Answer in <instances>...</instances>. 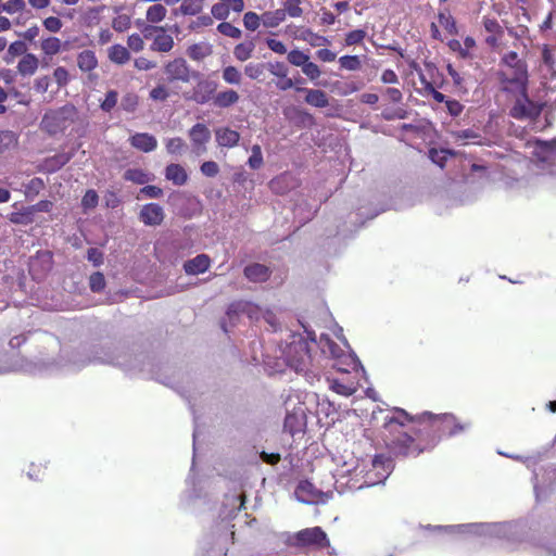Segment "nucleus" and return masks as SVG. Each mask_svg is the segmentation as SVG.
<instances>
[{"instance_id":"24","label":"nucleus","mask_w":556,"mask_h":556,"mask_svg":"<svg viewBox=\"0 0 556 556\" xmlns=\"http://www.w3.org/2000/svg\"><path fill=\"white\" fill-rule=\"evenodd\" d=\"M211 258L207 254H199L195 257L185 262L184 270L187 275H199L208 270Z\"/></svg>"},{"instance_id":"45","label":"nucleus","mask_w":556,"mask_h":556,"mask_svg":"<svg viewBox=\"0 0 556 556\" xmlns=\"http://www.w3.org/2000/svg\"><path fill=\"white\" fill-rule=\"evenodd\" d=\"M419 78H420V83L424 87L425 92L431 94L434 101L440 102V103H442V102L445 103L447 101L446 97L442 92L435 90L433 84L431 81L427 80L422 74L419 75Z\"/></svg>"},{"instance_id":"28","label":"nucleus","mask_w":556,"mask_h":556,"mask_svg":"<svg viewBox=\"0 0 556 556\" xmlns=\"http://www.w3.org/2000/svg\"><path fill=\"white\" fill-rule=\"evenodd\" d=\"M64 43L54 36H48L41 39L40 50L45 56L52 58L63 51Z\"/></svg>"},{"instance_id":"7","label":"nucleus","mask_w":556,"mask_h":556,"mask_svg":"<svg viewBox=\"0 0 556 556\" xmlns=\"http://www.w3.org/2000/svg\"><path fill=\"white\" fill-rule=\"evenodd\" d=\"M425 413L430 420V425L425 429L433 430L440 439L456 435L465 430V426L452 414L433 415L429 412Z\"/></svg>"},{"instance_id":"40","label":"nucleus","mask_w":556,"mask_h":556,"mask_svg":"<svg viewBox=\"0 0 556 556\" xmlns=\"http://www.w3.org/2000/svg\"><path fill=\"white\" fill-rule=\"evenodd\" d=\"M438 20L448 35L456 36L458 34L456 21L448 11L439 12Z\"/></svg>"},{"instance_id":"11","label":"nucleus","mask_w":556,"mask_h":556,"mask_svg":"<svg viewBox=\"0 0 556 556\" xmlns=\"http://www.w3.org/2000/svg\"><path fill=\"white\" fill-rule=\"evenodd\" d=\"M189 139L191 141L193 152L197 155H201L206 152V144L211 140V131L208 127L203 123L194 124L188 131Z\"/></svg>"},{"instance_id":"1","label":"nucleus","mask_w":556,"mask_h":556,"mask_svg":"<svg viewBox=\"0 0 556 556\" xmlns=\"http://www.w3.org/2000/svg\"><path fill=\"white\" fill-rule=\"evenodd\" d=\"M381 426L378 428V438L384 446L394 456L407 457V453H414L416 450H407L412 435L404 431L408 422H414L415 417L400 407H393L389 410L379 408Z\"/></svg>"},{"instance_id":"17","label":"nucleus","mask_w":556,"mask_h":556,"mask_svg":"<svg viewBox=\"0 0 556 556\" xmlns=\"http://www.w3.org/2000/svg\"><path fill=\"white\" fill-rule=\"evenodd\" d=\"M295 90L298 92H304L305 98L304 101L306 104L317 108L324 109L329 105V98L327 93L321 89H309L304 87H296Z\"/></svg>"},{"instance_id":"13","label":"nucleus","mask_w":556,"mask_h":556,"mask_svg":"<svg viewBox=\"0 0 556 556\" xmlns=\"http://www.w3.org/2000/svg\"><path fill=\"white\" fill-rule=\"evenodd\" d=\"M216 89L217 85L215 81L208 79L200 80L192 89L191 99L198 104H205L212 99L214 100Z\"/></svg>"},{"instance_id":"42","label":"nucleus","mask_w":556,"mask_h":556,"mask_svg":"<svg viewBox=\"0 0 556 556\" xmlns=\"http://www.w3.org/2000/svg\"><path fill=\"white\" fill-rule=\"evenodd\" d=\"M217 31L223 36L229 37L231 39H240L242 37V30L239 27L226 21L220 22L217 25Z\"/></svg>"},{"instance_id":"47","label":"nucleus","mask_w":556,"mask_h":556,"mask_svg":"<svg viewBox=\"0 0 556 556\" xmlns=\"http://www.w3.org/2000/svg\"><path fill=\"white\" fill-rule=\"evenodd\" d=\"M223 79L227 83V84H230V85H239L242 80V74L241 72L232 66V65H229V66H226L224 70H223Z\"/></svg>"},{"instance_id":"21","label":"nucleus","mask_w":556,"mask_h":556,"mask_svg":"<svg viewBox=\"0 0 556 556\" xmlns=\"http://www.w3.org/2000/svg\"><path fill=\"white\" fill-rule=\"evenodd\" d=\"M306 426L305 416L302 412H291L286 415L283 421V430L294 437L296 433L303 432Z\"/></svg>"},{"instance_id":"34","label":"nucleus","mask_w":556,"mask_h":556,"mask_svg":"<svg viewBox=\"0 0 556 556\" xmlns=\"http://www.w3.org/2000/svg\"><path fill=\"white\" fill-rule=\"evenodd\" d=\"M285 21V13L281 9L263 13V26L266 28H276Z\"/></svg>"},{"instance_id":"29","label":"nucleus","mask_w":556,"mask_h":556,"mask_svg":"<svg viewBox=\"0 0 556 556\" xmlns=\"http://www.w3.org/2000/svg\"><path fill=\"white\" fill-rule=\"evenodd\" d=\"M108 58L114 64L124 65L131 56L127 47L116 43L109 48Z\"/></svg>"},{"instance_id":"15","label":"nucleus","mask_w":556,"mask_h":556,"mask_svg":"<svg viewBox=\"0 0 556 556\" xmlns=\"http://www.w3.org/2000/svg\"><path fill=\"white\" fill-rule=\"evenodd\" d=\"M295 495L302 503L314 504L323 498L324 493L308 480H302L295 489Z\"/></svg>"},{"instance_id":"32","label":"nucleus","mask_w":556,"mask_h":556,"mask_svg":"<svg viewBox=\"0 0 556 556\" xmlns=\"http://www.w3.org/2000/svg\"><path fill=\"white\" fill-rule=\"evenodd\" d=\"M255 42L254 39L244 40L239 42L233 48V56L236 60L240 62H244L253 56L255 51Z\"/></svg>"},{"instance_id":"54","label":"nucleus","mask_w":556,"mask_h":556,"mask_svg":"<svg viewBox=\"0 0 556 556\" xmlns=\"http://www.w3.org/2000/svg\"><path fill=\"white\" fill-rule=\"evenodd\" d=\"M89 287L92 292L99 293L105 288V278L101 271H96L89 277Z\"/></svg>"},{"instance_id":"62","label":"nucleus","mask_w":556,"mask_h":556,"mask_svg":"<svg viewBox=\"0 0 556 556\" xmlns=\"http://www.w3.org/2000/svg\"><path fill=\"white\" fill-rule=\"evenodd\" d=\"M265 65L262 63H249L244 67V74L251 79L260 78L264 73Z\"/></svg>"},{"instance_id":"25","label":"nucleus","mask_w":556,"mask_h":556,"mask_svg":"<svg viewBox=\"0 0 556 556\" xmlns=\"http://www.w3.org/2000/svg\"><path fill=\"white\" fill-rule=\"evenodd\" d=\"M482 23H483L484 29L490 34V36L486 37L485 42L490 47H496L498 45L500 38L504 34L503 27L500 25L497 20L490 18L486 16L483 17Z\"/></svg>"},{"instance_id":"49","label":"nucleus","mask_w":556,"mask_h":556,"mask_svg":"<svg viewBox=\"0 0 556 556\" xmlns=\"http://www.w3.org/2000/svg\"><path fill=\"white\" fill-rule=\"evenodd\" d=\"M252 311V304L245 301H236L229 304L227 308V315L231 318L233 315L241 313L250 314Z\"/></svg>"},{"instance_id":"26","label":"nucleus","mask_w":556,"mask_h":556,"mask_svg":"<svg viewBox=\"0 0 556 556\" xmlns=\"http://www.w3.org/2000/svg\"><path fill=\"white\" fill-rule=\"evenodd\" d=\"M76 62L78 68L84 73H91L99 65L96 52L89 49L80 51L77 54Z\"/></svg>"},{"instance_id":"52","label":"nucleus","mask_w":556,"mask_h":556,"mask_svg":"<svg viewBox=\"0 0 556 556\" xmlns=\"http://www.w3.org/2000/svg\"><path fill=\"white\" fill-rule=\"evenodd\" d=\"M46 468L47 467L42 462H33L28 466L26 475L30 480L39 481L43 478Z\"/></svg>"},{"instance_id":"35","label":"nucleus","mask_w":556,"mask_h":556,"mask_svg":"<svg viewBox=\"0 0 556 556\" xmlns=\"http://www.w3.org/2000/svg\"><path fill=\"white\" fill-rule=\"evenodd\" d=\"M291 178H292L291 175L288 173H285L282 175H279L277 177L273 178L269 181L270 190L277 194L286 193L288 191V189L290 188Z\"/></svg>"},{"instance_id":"9","label":"nucleus","mask_w":556,"mask_h":556,"mask_svg":"<svg viewBox=\"0 0 556 556\" xmlns=\"http://www.w3.org/2000/svg\"><path fill=\"white\" fill-rule=\"evenodd\" d=\"M142 34L144 38H149L152 34H155L150 46V49L154 52L167 53L172 51L175 46L174 38L166 34L164 27L146 25L142 28Z\"/></svg>"},{"instance_id":"23","label":"nucleus","mask_w":556,"mask_h":556,"mask_svg":"<svg viewBox=\"0 0 556 556\" xmlns=\"http://www.w3.org/2000/svg\"><path fill=\"white\" fill-rule=\"evenodd\" d=\"M164 176L168 181L177 187L186 185L189 178L186 168L178 163L168 164L165 167Z\"/></svg>"},{"instance_id":"12","label":"nucleus","mask_w":556,"mask_h":556,"mask_svg":"<svg viewBox=\"0 0 556 556\" xmlns=\"http://www.w3.org/2000/svg\"><path fill=\"white\" fill-rule=\"evenodd\" d=\"M164 72L169 83H188L190 80V67L184 58H176L167 62Z\"/></svg>"},{"instance_id":"22","label":"nucleus","mask_w":556,"mask_h":556,"mask_svg":"<svg viewBox=\"0 0 556 556\" xmlns=\"http://www.w3.org/2000/svg\"><path fill=\"white\" fill-rule=\"evenodd\" d=\"M243 274L252 282H265L270 278L271 270L266 265L252 263L244 267Z\"/></svg>"},{"instance_id":"57","label":"nucleus","mask_w":556,"mask_h":556,"mask_svg":"<svg viewBox=\"0 0 556 556\" xmlns=\"http://www.w3.org/2000/svg\"><path fill=\"white\" fill-rule=\"evenodd\" d=\"M520 64H527L526 61L519 59L518 53L509 51L501 59V67H513Z\"/></svg>"},{"instance_id":"37","label":"nucleus","mask_w":556,"mask_h":556,"mask_svg":"<svg viewBox=\"0 0 556 556\" xmlns=\"http://www.w3.org/2000/svg\"><path fill=\"white\" fill-rule=\"evenodd\" d=\"M205 0H182L178 11L182 15H197L199 14L204 5Z\"/></svg>"},{"instance_id":"53","label":"nucleus","mask_w":556,"mask_h":556,"mask_svg":"<svg viewBox=\"0 0 556 556\" xmlns=\"http://www.w3.org/2000/svg\"><path fill=\"white\" fill-rule=\"evenodd\" d=\"M166 151L168 154L175 155V154H181V152L186 148V143L180 137H174L166 141L165 143Z\"/></svg>"},{"instance_id":"55","label":"nucleus","mask_w":556,"mask_h":556,"mask_svg":"<svg viewBox=\"0 0 556 556\" xmlns=\"http://www.w3.org/2000/svg\"><path fill=\"white\" fill-rule=\"evenodd\" d=\"M118 93L116 90H109L104 100L100 103L102 111L110 113L117 104Z\"/></svg>"},{"instance_id":"27","label":"nucleus","mask_w":556,"mask_h":556,"mask_svg":"<svg viewBox=\"0 0 556 556\" xmlns=\"http://www.w3.org/2000/svg\"><path fill=\"white\" fill-rule=\"evenodd\" d=\"M39 66L38 58L33 53H26L17 63V73L24 77L31 76L36 73Z\"/></svg>"},{"instance_id":"10","label":"nucleus","mask_w":556,"mask_h":556,"mask_svg":"<svg viewBox=\"0 0 556 556\" xmlns=\"http://www.w3.org/2000/svg\"><path fill=\"white\" fill-rule=\"evenodd\" d=\"M53 263V253L51 251H37L36 254L29 258V274L35 280H41L51 271Z\"/></svg>"},{"instance_id":"33","label":"nucleus","mask_w":556,"mask_h":556,"mask_svg":"<svg viewBox=\"0 0 556 556\" xmlns=\"http://www.w3.org/2000/svg\"><path fill=\"white\" fill-rule=\"evenodd\" d=\"M299 38L303 41H306L312 47L330 45V40L327 37L314 33L311 28L303 29Z\"/></svg>"},{"instance_id":"64","label":"nucleus","mask_w":556,"mask_h":556,"mask_svg":"<svg viewBox=\"0 0 556 556\" xmlns=\"http://www.w3.org/2000/svg\"><path fill=\"white\" fill-rule=\"evenodd\" d=\"M42 25L50 33H59L63 27V22L56 16H48L42 21Z\"/></svg>"},{"instance_id":"5","label":"nucleus","mask_w":556,"mask_h":556,"mask_svg":"<svg viewBox=\"0 0 556 556\" xmlns=\"http://www.w3.org/2000/svg\"><path fill=\"white\" fill-rule=\"evenodd\" d=\"M287 366L298 374L306 375L312 363L308 343L303 340H294L289 343L283 352Z\"/></svg>"},{"instance_id":"63","label":"nucleus","mask_w":556,"mask_h":556,"mask_svg":"<svg viewBox=\"0 0 556 556\" xmlns=\"http://www.w3.org/2000/svg\"><path fill=\"white\" fill-rule=\"evenodd\" d=\"M211 13L213 17H215L218 21L225 22L230 12L227 10L226 5L223 3V1L219 0V2L212 5Z\"/></svg>"},{"instance_id":"59","label":"nucleus","mask_w":556,"mask_h":556,"mask_svg":"<svg viewBox=\"0 0 556 556\" xmlns=\"http://www.w3.org/2000/svg\"><path fill=\"white\" fill-rule=\"evenodd\" d=\"M26 3L24 0H8L2 3V11L9 14H15L25 10Z\"/></svg>"},{"instance_id":"50","label":"nucleus","mask_w":556,"mask_h":556,"mask_svg":"<svg viewBox=\"0 0 556 556\" xmlns=\"http://www.w3.org/2000/svg\"><path fill=\"white\" fill-rule=\"evenodd\" d=\"M287 60L291 65L302 68L306 61L309 60V56L299 49H293L288 52Z\"/></svg>"},{"instance_id":"6","label":"nucleus","mask_w":556,"mask_h":556,"mask_svg":"<svg viewBox=\"0 0 556 556\" xmlns=\"http://www.w3.org/2000/svg\"><path fill=\"white\" fill-rule=\"evenodd\" d=\"M516 100L509 109V116L518 121H536L544 108L543 103L532 101L529 98L528 90L523 92L513 93Z\"/></svg>"},{"instance_id":"2","label":"nucleus","mask_w":556,"mask_h":556,"mask_svg":"<svg viewBox=\"0 0 556 556\" xmlns=\"http://www.w3.org/2000/svg\"><path fill=\"white\" fill-rule=\"evenodd\" d=\"M78 122H80L79 111L74 104L66 103L48 110L41 118L40 128L49 136H56L65 134L68 129L73 131Z\"/></svg>"},{"instance_id":"43","label":"nucleus","mask_w":556,"mask_h":556,"mask_svg":"<svg viewBox=\"0 0 556 556\" xmlns=\"http://www.w3.org/2000/svg\"><path fill=\"white\" fill-rule=\"evenodd\" d=\"M301 2L302 0H286L281 9L285 13V17H287V15L290 17H300L303 14Z\"/></svg>"},{"instance_id":"46","label":"nucleus","mask_w":556,"mask_h":556,"mask_svg":"<svg viewBox=\"0 0 556 556\" xmlns=\"http://www.w3.org/2000/svg\"><path fill=\"white\" fill-rule=\"evenodd\" d=\"M139 104V97L135 92H127L123 96L121 108L127 113H134Z\"/></svg>"},{"instance_id":"18","label":"nucleus","mask_w":556,"mask_h":556,"mask_svg":"<svg viewBox=\"0 0 556 556\" xmlns=\"http://www.w3.org/2000/svg\"><path fill=\"white\" fill-rule=\"evenodd\" d=\"M73 157L72 153L61 152L52 156L46 157L39 165L41 172L52 174L61 169Z\"/></svg>"},{"instance_id":"30","label":"nucleus","mask_w":556,"mask_h":556,"mask_svg":"<svg viewBox=\"0 0 556 556\" xmlns=\"http://www.w3.org/2000/svg\"><path fill=\"white\" fill-rule=\"evenodd\" d=\"M240 99L239 93L233 89H227L218 92L214 97V104L220 109H227L236 104Z\"/></svg>"},{"instance_id":"19","label":"nucleus","mask_w":556,"mask_h":556,"mask_svg":"<svg viewBox=\"0 0 556 556\" xmlns=\"http://www.w3.org/2000/svg\"><path fill=\"white\" fill-rule=\"evenodd\" d=\"M214 134L217 146L222 148H235L240 141V134L226 126L216 128Z\"/></svg>"},{"instance_id":"56","label":"nucleus","mask_w":556,"mask_h":556,"mask_svg":"<svg viewBox=\"0 0 556 556\" xmlns=\"http://www.w3.org/2000/svg\"><path fill=\"white\" fill-rule=\"evenodd\" d=\"M248 164L252 169H258L263 165L262 149L258 144L252 147Z\"/></svg>"},{"instance_id":"44","label":"nucleus","mask_w":556,"mask_h":556,"mask_svg":"<svg viewBox=\"0 0 556 556\" xmlns=\"http://www.w3.org/2000/svg\"><path fill=\"white\" fill-rule=\"evenodd\" d=\"M17 144V135L12 130H0V153Z\"/></svg>"},{"instance_id":"39","label":"nucleus","mask_w":556,"mask_h":556,"mask_svg":"<svg viewBox=\"0 0 556 556\" xmlns=\"http://www.w3.org/2000/svg\"><path fill=\"white\" fill-rule=\"evenodd\" d=\"M242 23L248 31H255L263 25V14H257L253 11H248L243 14Z\"/></svg>"},{"instance_id":"36","label":"nucleus","mask_w":556,"mask_h":556,"mask_svg":"<svg viewBox=\"0 0 556 556\" xmlns=\"http://www.w3.org/2000/svg\"><path fill=\"white\" fill-rule=\"evenodd\" d=\"M456 153L453 150L448 149H435L431 148L429 150V159L441 168H444L445 163L450 156H455Z\"/></svg>"},{"instance_id":"60","label":"nucleus","mask_w":556,"mask_h":556,"mask_svg":"<svg viewBox=\"0 0 556 556\" xmlns=\"http://www.w3.org/2000/svg\"><path fill=\"white\" fill-rule=\"evenodd\" d=\"M127 48L134 52H140L144 49L143 37L137 33L131 34L127 38Z\"/></svg>"},{"instance_id":"14","label":"nucleus","mask_w":556,"mask_h":556,"mask_svg":"<svg viewBox=\"0 0 556 556\" xmlns=\"http://www.w3.org/2000/svg\"><path fill=\"white\" fill-rule=\"evenodd\" d=\"M164 217V210L157 203L144 204L139 213V219L146 226H160L163 223Z\"/></svg>"},{"instance_id":"8","label":"nucleus","mask_w":556,"mask_h":556,"mask_svg":"<svg viewBox=\"0 0 556 556\" xmlns=\"http://www.w3.org/2000/svg\"><path fill=\"white\" fill-rule=\"evenodd\" d=\"M295 547H316L319 549L327 548L330 545L326 532L320 527H313L300 530L293 536Z\"/></svg>"},{"instance_id":"41","label":"nucleus","mask_w":556,"mask_h":556,"mask_svg":"<svg viewBox=\"0 0 556 556\" xmlns=\"http://www.w3.org/2000/svg\"><path fill=\"white\" fill-rule=\"evenodd\" d=\"M124 179L137 185H144L150 181L149 175L140 168H129L124 173Z\"/></svg>"},{"instance_id":"58","label":"nucleus","mask_w":556,"mask_h":556,"mask_svg":"<svg viewBox=\"0 0 556 556\" xmlns=\"http://www.w3.org/2000/svg\"><path fill=\"white\" fill-rule=\"evenodd\" d=\"M99 197L93 189H89L85 192L81 199V206L84 210H91L98 205Z\"/></svg>"},{"instance_id":"38","label":"nucleus","mask_w":556,"mask_h":556,"mask_svg":"<svg viewBox=\"0 0 556 556\" xmlns=\"http://www.w3.org/2000/svg\"><path fill=\"white\" fill-rule=\"evenodd\" d=\"M35 206H29L10 215V222L17 225H27L34 222Z\"/></svg>"},{"instance_id":"3","label":"nucleus","mask_w":556,"mask_h":556,"mask_svg":"<svg viewBox=\"0 0 556 556\" xmlns=\"http://www.w3.org/2000/svg\"><path fill=\"white\" fill-rule=\"evenodd\" d=\"M416 426L413 428L415 437H412V442L408 444L407 450H416L414 453H407V457H417L424 452L431 451L441 441L439 434L433 430H426L430 425V420L426 413L414 416Z\"/></svg>"},{"instance_id":"31","label":"nucleus","mask_w":556,"mask_h":556,"mask_svg":"<svg viewBox=\"0 0 556 556\" xmlns=\"http://www.w3.org/2000/svg\"><path fill=\"white\" fill-rule=\"evenodd\" d=\"M167 15V9L164 4L160 2H154L147 9L146 20L149 23L148 25L159 24L165 20Z\"/></svg>"},{"instance_id":"51","label":"nucleus","mask_w":556,"mask_h":556,"mask_svg":"<svg viewBox=\"0 0 556 556\" xmlns=\"http://www.w3.org/2000/svg\"><path fill=\"white\" fill-rule=\"evenodd\" d=\"M367 36L366 30L364 29H354L345 34L344 45L346 47L361 45L365 37Z\"/></svg>"},{"instance_id":"61","label":"nucleus","mask_w":556,"mask_h":556,"mask_svg":"<svg viewBox=\"0 0 556 556\" xmlns=\"http://www.w3.org/2000/svg\"><path fill=\"white\" fill-rule=\"evenodd\" d=\"M302 72L311 80H316L321 75V71H320L319 66L316 63L311 62L309 60H307L305 65H303Z\"/></svg>"},{"instance_id":"48","label":"nucleus","mask_w":556,"mask_h":556,"mask_svg":"<svg viewBox=\"0 0 556 556\" xmlns=\"http://www.w3.org/2000/svg\"><path fill=\"white\" fill-rule=\"evenodd\" d=\"M339 64L346 71H358L362 67V61L357 55H343L339 59Z\"/></svg>"},{"instance_id":"16","label":"nucleus","mask_w":556,"mask_h":556,"mask_svg":"<svg viewBox=\"0 0 556 556\" xmlns=\"http://www.w3.org/2000/svg\"><path fill=\"white\" fill-rule=\"evenodd\" d=\"M327 348L333 358L338 359L333 367L339 371L349 372L350 367L355 368L356 362L351 355H345L340 346L331 340L327 341Z\"/></svg>"},{"instance_id":"20","label":"nucleus","mask_w":556,"mask_h":556,"mask_svg":"<svg viewBox=\"0 0 556 556\" xmlns=\"http://www.w3.org/2000/svg\"><path fill=\"white\" fill-rule=\"evenodd\" d=\"M129 143L132 148L149 153L156 149L157 140L153 135L148 132H137L129 138Z\"/></svg>"},{"instance_id":"4","label":"nucleus","mask_w":556,"mask_h":556,"mask_svg":"<svg viewBox=\"0 0 556 556\" xmlns=\"http://www.w3.org/2000/svg\"><path fill=\"white\" fill-rule=\"evenodd\" d=\"M500 90L505 93L523 92L529 87L528 65L520 64L513 67H501L496 72Z\"/></svg>"}]
</instances>
